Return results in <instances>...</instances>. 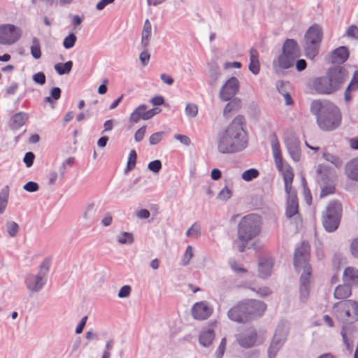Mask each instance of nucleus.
<instances>
[{
  "mask_svg": "<svg viewBox=\"0 0 358 358\" xmlns=\"http://www.w3.org/2000/svg\"><path fill=\"white\" fill-rule=\"evenodd\" d=\"M245 123L244 116L238 115L217 137V147L222 154H232L241 152L247 148L248 138L243 126Z\"/></svg>",
  "mask_w": 358,
  "mask_h": 358,
  "instance_id": "nucleus-1",
  "label": "nucleus"
},
{
  "mask_svg": "<svg viewBox=\"0 0 358 358\" xmlns=\"http://www.w3.org/2000/svg\"><path fill=\"white\" fill-rule=\"evenodd\" d=\"M310 111L316 117L319 128L324 131H330L338 128L342 115L338 107L333 102L327 99H315L312 101Z\"/></svg>",
  "mask_w": 358,
  "mask_h": 358,
  "instance_id": "nucleus-2",
  "label": "nucleus"
},
{
  "mask_svg": "<svg viewBox=\"0 0 358 358\" xmlns=\"http://www.w3.org/2000/svg\"><path fill=\"white\" fill-rule=\"evenodd\" d=\"M348 78V71L345 66L334 65L324 76L313 79L312 89L319 94L330 95L340 90Z\"/></svg>",
  "mask_w": 358,
  "mask_h": 358,
  "instance_id": "nucleus-3",
  "label": "nucleus"
},
{
  "mask_svg": "<svg viewBox=\"0 0 358 358\" xmlns=\"http://www.w3.org/2000/svg\"><path fill=\"white\" fill-rule=\"evenodd\" d=\"M261 231V217L256 214H250L240 221L238 226V238L248 243Z\"/></svg>",
  "mask_w": 358,
  "mask_h": 358,
  "instance_id": "nucleus-4",
  "label": "nucleus"
},
{
  "mask_svg": "<svg viewBox=\"0 0 358 358\" xmlns=\"http://www.w3.org/2000/svg\"><path fill=\"white\" fill-rule=\"evenodd\" d=\"M323 38L322 27L318 24L310 26L304 35V48L306 56L313 59L318 53Z\"/></svg>",
  "mask_w": 358,
  "mask_h": 358,
  "instance_id": "nucleus-5",
  "label": "nucleus"
},
{
  "mask_svg": "<svg viewBox=\"0 0 358 358\" xmlns=\"http://www.w3.org/2000/svg\"><path fill=\"white\" fill-rule=\"evenodd\" d=\"M334 315L343 323H352L358 321V302L345 300L333 306Z\"/></svg>",
  "mask_w": 358,
  "mask_h": 358,
  "instance_id": "nucleus-6",
  "label": "nucleus"
},
{
  "mask_svg": "<svg viewBox=\"0 0 358 358\" xmlns=\"http://www.w3.org/2000/svg\"><path fill=\"white\" fill-rule=\"evenodd\" d=\"M343 208L338 201H331L322 215V225L328 232L335 231L340 224Z\"/></svg>",
  "mask_w": 358,
  "mask_h": 358,
  "instance_id": "nucleus-7",
  "label": "nucleus"
},
{
  "mask_svg": "<svg viewBox=\"0 0 358 358\" xmlns=\"http://www.w3.org/2000/svg\"><path fill=\"white\" fill-rule=\"evenodd\" d=\"M50 269V263L44 261L40 266L38 273L28 274L25 278V284L31 292H38L46 283V276Z\"/></svg>",
  "mask_w": 358,
  "mask_h": 358,
  "instance_id": "nucleus-8",
  "label": "nucleus"
},
{
  "mask_svg": "<svg viewBox=\"0 0 358 358\" xmlns=\"http://www.w3.org/2000/svg\"><path fill=\"white\" fill-rule=\"evenodd\" d=\"M288 334V327L286 323L280 322L275 331L273 341L268 349V358H275L278 350L283 345Z\"/></svg>",
  "mask_w": 358,
  "mask_h": 358,
  "instance_id": "nucleus-9",
  "label": "nucleus"
},
{
  "mask_svg": "<svg viewBox=\"0 0 358 358\" xmlns=\"http://www.w3.org/2000/svg\"><path fill=\"white\" fill-rule=\"evenodd\" d=\"M240 303L248 322L262 316L266 309V305L263 301L255 299L244 301Z\"/></svg>",
  "mask_w": 358,
  "mask_h": 358,
  "instance_id": "nucleus-10",
  "label": "nucleus"
},
{
  "mask_svg": "<svg viewBox=\"0 0 358 358\" xmlns=\"http://www.w3.org/2000/svg\"><path fill=\"white\" fill-rule=\"evenodd\" d=\"M310 246L308 243L303 242L296 248L294 256V264L296 269L303 268V273H311V267L308 263L310 257Z\"/></svg>",
  "mask_w": 358,
  "mask_h": 358,
  "instance_id": "nucleus-11",
  "label": "nucleus"
},
{
  "mask_svg": "<svg viewBox=\"0 0 358 358\" xmlns=\"http://www.w3.org/2000/svg\"><path fill=\"white\" fill-rule=\"evenodd\" d=\"M317 180L321 187L320 197L323 198L335 192L334 184L329 180L327 170L324 165H319L317 169Z\"/></svg>",
  "mask_w": 358,
  "mask_h": 358,
  "instance_id": "nucleus-12",
  "label": "nucleus"
},
{
  "mask_svg": "<svg viewBox=\"0 0 358 358\" xmlns=\"http://www.w3.org/2000/svg\"><path fill=\"white\" fill-rule=\"evenodd\" d=\"M21 36L20 28L13 24L0 26V43L10 45L17 41Z\"/></svg>",
  "mask_w": 358,
  "mask_h": 358,
  "instance_id": "nucleus-13",
  "label": "nucleus"
},
{
  "mask_svg": "<svg viewBox=\"0 0 358 358\" xmlns=\"http://www.w3.org/2000/svg\"><path fill=\"white\" fill-rule=\"evenodd\" d=\"M239 81L236 77H231L221 87L219 97L223 101H229L238 91Z\"/></svg>",
  "mask_w": 358,
  "mask_h": 358,
  "instance_id": "nucleus-14",
  "label": "nucleus"
},
{
  "mask_svg": "<svg viewBox=\"0 0 358 358\" xmlns=\"http://www.w3.org/2000/svg\"><path fill=\"white\" fill-rule=\"evenodd\" d=\"M295 61L293 58L282 52L277 59L273 61L272 68L276 74L281 75L284 70L292 67Z\"/></svg>",
  "mask_w": 358,
  "mask_h": 358,
  "instance_id": "nucleus-15",
  "label": "nucleus"
},
{
  "mask_svg": "<svg viewBox=\"0 0 358 358\" xmlns=\"http://www.w3.org/2000/svg\"><path fill=\"white\" fill-rule=\"evenodd\" d=\"M212 311V308L206 301L196 303L192 308V316L199 320L207 319L211 315Z\"/></svg>",
  "mask_w": 358,
  "mask_h": 358,
  "instance_id": "nucleus-16",
  "label": "nucleus"
},
{
  "mask_svg": "<svg viewBox=\"0 0 358 358\" xmlns=\"http://www.w3.org/2000/svg\"><path fill=\"white\" fill-rule=\"evenodd\" d=\"M257 332L253 329L246 330L237 336L238 343L244 348L252 347L257 341Z\"/></svg>",
  "mask_w": 358,
  "mask_h": 358,
  "instance_id": "nucleus-17",
  "label": "nucleus"
},
{
  "mask_svg": "<svg viewBox=\"0 0 358 358\" xmlns=\"http://www.w3.org/2000/svg\"><path fill=\"white\" fill-rule=\"evenodd\" d=\"M278 170L282 172L283 180L285 182V189L286 193L290 192H296L292 189V183L294 178V173L292 169L287 164H285L282 161L281 166H276Z\"/></svg>",
  "mask_w": 358,
  "mask_h": 358,
  "instance_id": "nucleus-18",
  "label": "nucleus"
},
{
  "mask_svg": "<svg viewBox=\"0 0 358 358\" xmlns=\"http://www.w3.org/2000/svg\"><path fill=\"white\" fill-rule=\"evenodd\" d=\"M311 273H302L300 278L299 294L300 300L305 303L307 301L309 292H310V282Z\"/></svg>",
  "mask_w": 358,
  "mask_h": 358,
  "instance_id": "nucleus-19",
  "label": "nucleus"
},
{
  "mask_svg": "<svg viewBox=\"0 0 358 358\" xmlns=\"http://www.w3.org/2000/svg\"><path fill=\"white\" fill-rule=\"evenodd\" d=\"M282 52L295 60L301 56V51L298 43L294 39H287L285 41Z\"/></svg>",
  "mask_w": 358,
  "mask_h": 358,
  "instance_id": "nucleus-20",
  "label": "nucleus"
},
{
  "mask_svg": "<svg viewBox=\"0 0 358 358\" xmlns=\"http://www.w3.org/2000/svg\"><path fill=\"white\" fill-rule=\"evenodd\" d=\"M287 194L286 216L290 218L298 213V199L296 192H290Z\"/></svg>",
  "mask_w": 358,
  "mask_h": 358,
  "instance_id": "nucleus-21",
  "label": "nucleus"
},
{
  "mask_svg": "<svg viewBox=\"0 0 358 358\" xmlns=\"http://www.w3.org/2000/svg\"><path fill=\"white\" fill-rule=\"evenodd\" d=\"M349 57V51L345 46H341L334 50L331 55V62L333 64L341 65Z\"/></svg>",
  "mask_w": 358,
  "mask_h": 358,
  "instance_id": "nucleus-22",
  "label": "nucleus"
},
{
  "mask_svg": "<svg viewBox=\"0 0 358 358\" xmlns=\"http://www.w3.org/2000/svg\"><path fill=\"white\" fill-rule=\"evenodd\" d=\"M228 317L238 323H246L248 322L245 317L243 309L241 303H238L236 306L231 308L227 313Z\"/></svg>",
  "mask_w": 358,
  "mask_h": 358,
  "instance_id": "nucleus-23",
  "label": "nucleus"
},
{
  "mask_svg": "<svg viewBox=\"0 0 358 358\" xmlns=\"http://www.w3.org/2000/svg\"><path fill=\"white\" fill-rule=\"evenodd\" d=\"M271 139V145L273 152V155L274 158V161L276 166H281L282 158L281 156V151L280 147V143L277 135L275 133H273L270 137Z\"/></svg>",
  "mask_w": 358,
  "mask_h": 358,
  "instance_id": "nucleus-24",
  "label": "nucleus"
},
{
  "mask_svg": "<svg viewBox=\"0 0 358 358\" xmlns=\"http://www.w3.org/2000/svg\"><path fill=\"white\" fill-rule=\"evenodd\" d=\"M286 146L292 159L299 162L301 159L299 142L294 138H289L286 141Z\"/></svg>",
  "mask_w": 358,
  "mask_h": 358,
  "instance_id": "nucleus-25",
  "label": "nucleus"
},
{
  "mask_svg": "<svg viewBox=\"0 0 358 358\" xmlns=\"http://www.w3.org/2000/svg\"><path fill=\"white\" fill-rule=\"evenodd\" d=\"M345 173L348 178L358 181V157L353 158L347 162Z\"/></svg>",
  "mask_w": 358,
  "mask_h": 358,
  "instance_id": "nucleus-26",
  "label": "nucleus"
},
{
  "mask_svg": "<svg viewBox=\"0 0 358 358\" xmlns=\"http://www.w3.org/2000/svg\"><path fill=\"white\" fill-rule=\"evenodd\" d=\"M343 279L345 283L350 286L358 285V270L354 267L348 266L343 272Z\"/></svg>",
  "mask_w": 358,
  "mask_h": 358,
  "instance_id": "nucleus-27",
  "label": "nucleus"
},
{
  "mask_svg": "<svg viewBox=\"0 0 358 358\" xmlns=\"http://www.w3.org/2000/svg\"><path fill=\"white\" fill-rule=\"evenodd\" d=\"M273 262L271 259H261L259 262V275L261 278H267L271 274Z\"/></svg>",
  "mask_w": 358,
  "mask_h": 358,
  "instance_id": "nucleus-28",
  "label": "nucleus"
},
{
  "mask_svg": "<svg viewBox=\"0 0 358 358\" xmlns=\"http://www.w3.org/2000/svg\"><path fill=\"white\" fill-rule=\"evenodd\" d=\"M152 36V25L148 19L144 22L143 28L141 33V46L143 48H147L150 45Z\"/></svg>",
  "mask_w": 358,
  "mask_h": 358,
  "instance_id": "nucleus-29",
  "label": "nucleus"
},
{
  "mask_svg": "<svg viewBox=\"0 0 358 358\" xmlns=\"http://www.w3.org/2000/svg\"><path fill=\"white\" fill-rule=\"evenodd\" d=\"M28 117V114L26 113H17L10 118V127L13 129H19L25 124Z\"/></svg>",
  "mask_w": 358,
  "mask_h": 358,
  "instance_id": "nucleus-30",
  "label": "nucleus"
},
{
  "mask_svg": "<svg viewBox=\"0 0 358 358\" xmlns=\"http://www.w3.org/2000/svg\"><path fill=\"white\" fill-rule=\"evenodd\" d=\"M220 76L221 73L219 66L216 63L212 64L209 67L208 85L213 88L215 87Z\"/></svg>",
  "mask_w": 358,
  "mask_h": 358,
  "instance_id": "nucleus-31",
  "label": "nucleus"
},
{
  "mask_svg": "<svg viewBox=\"0 0 358 358\" xmlns=\"http://www.w3.org/2000/svg\"><path fill=\"white\" fill-rule=\"evenodd\" d=\"M241 107V101L238 98L231 99L230 101L225 106L223 110V115L229 118L230 113L238 111Z\"/></svg>",
  "mask_w": 358,
  "mask_h": 358,
  "instance_id": "nucleus-32",
  "label": "nucleus"
},
{
  "mask_svg": "<svg viewBox=\"0 0 358 358\" xmlns=\"http://www.w3.org/2000/svg\"><path fill=\"white\" fill-rule=\"evenodd\" d=\"M215 339V333L213 330L207 329L201 332L199 336V343L203 347H209Z\"/></svg>",
  "mask_w": 358,
  "mask_h": 358,
  "instance_id": "nucleus-33",
  "label": "nucleus"
},
{
  "mask_svg": "<svg viewBox=\"0 0 358 358\" xmlns=\"http://www.w3.org/2000/svg\"><path fill=\"white\" fill-rule=\"evenodd\" d=\"M351 288L348 284L338 285L334 290V297L338 299H343L349 297L351 295Z\"/></svg>",
  "mask_w": 358,
  "mask_h": 358,
  "instance_id": "nucleus-34",
  "label": "nucleus"
},
{
  "mask_svg": "<svg viewBox=\"0 0 358 358\" xmlns=\"http://www.w3.org/2000/svg\"><path fill=\"white\" fill-rule=\"evenodd\" d=\"M72 66L73 62L71 61H68L64 64L57 63L55 65L54 68L59 75H64L68 74L71 71Z\"/></svg>",
  "mask_w": 358,
  "mask_h": 358,
  "instance_id": "nucleus-35",
  "label": "nucleus"
},
{
  "mask_svg": "<svg viewBox=\"0 0 358 358\" xmlns=\"http://www.w3.org/2000/svg\"><path fill=\"white\" fill-rule=\"evenodd\" d=\"M117 241L122 245H131L134 242V238L131 233L124 231L117 236Z\"/></svg>",
  "mask_w": 358,
  "mask_h": 358,
  "instance_id": "nucleus-36",
  "label": "nucleus"
},
{
  "mask_svg": "<svg viewBox=\"0 0 358 358\" xmlns=\"http://www.w3.org/2000/svg\"><path fill=\"white\" fill-rule=\"evenodd\" d=\"M31 54L34 59H39L41 57L40 41L36 37L32 38V45L30 48Z\"/></svg>",
  "mask_w": 358,
  "mask_h": 358,
  "instance_id": "nucleus-37",
  "label": "nucleus"
},
{
  "mask_svg": "<svg viewBox=\"0 0 358 358\" xmlns=\"http://www.w3.org/2000/svg\"><path fill=\"white\" fill-rule=\"evenodd\" d=\"M323 158L334 164L336 167H341L343 165V162L341 159V158L336 155H334L333 154H331L328 152H323Z\"/></svg>",
  "mask_w": 358,
  "mask_h": 358,
  "instance_id": "nucleus-38",
  "label": "nucleus"
},
{
  "mask_svg": "<svg viewBox=\"0 0 358 358\" xmlns=\"http://www.w3.org/2000/svg\"><path fill=\"white\" fill-rule=\"evenodd\" d=\"M6 226L9 236L11 238L15 237L20 230L18 224L14 221H9L6 222Z\"/></svg>",
  "mask_w": 358,
  "mask_h": 358,
  "instance_id": "nucleus-39",
  "label": "nucleus"
},
{
  "mask_svg": "<svg viewBox=\"0 0 358 358\" xmlns=\"http://www.w3.org/2000/svg\"><path fill=\"white\" fill-rule=\"evenodd\" d=\"M259 176V171L256 169H250L245 171L241 175V178L245 181H251L253 179L257 178Z\"/></svg>",
  "mask_w": 358,
  "mask_h": 358,
  "instance_id": "nucleus-40",
  "label": "nucleus"
},
{
  "mask_svg": "<svg viewBox=\"0 0 358 358\" xmlns=\"http://www.w3.org/2000/svg\"><path fill=\"white\" fill-rule=\"evenodd\" d=\"M136 159H137V154H136V151L134 150H131L129 152L127 165V168L125 170L126 173L128 171H130L134 169V167L136 166Z\"/></svg>",
  "mask_w": 358,
  "mask_h": 358,
  "instance_id": "nucleus-41",
  "label": "nucleus"
},
{
  "mask_svg": "<svg viewBox=\"0 0 358 358\" xmlns=\"http://www.w3.org/2000/svg\"><path fill=\"white\" fill-rule=\"evenodd\" d=\"M8 199V191L2 189L0 192V213L2 214L6 208Z\"/></svg>",
  "mask_w": 358,
  "mask_h": 358,
  "instance_id": "nucleus-42",
  "label": "nucleus"
},
{
  "mask_svg": "<svg viewBox=\"0 0 358 358\" xmlns=\"http://www.w3.org/2000/svg\"><path fill=\"white\" fill-rule=\"evenodd\" d=\"M185 111L187 116L195 117L198 114V106L195 103H188L186 104Z\"/></svg>",
  "mask_w": 358,
  "mask_h": 358,
  "instance_id": "nucleus-43",
  "label": "nucleus"
},
{
  "mask_svg": "<svg viewBox=\"0 0 358 358\" xmlns=\"http://www.w3.org/2000/svg\"><path fill=\"white\" fill-rule=\"evenodd\" d=\"M76 36L71 33L66 36L63 41V45L66 49H70L73 48L76 42Z\"/></svg>",
  "mask_w": 358,
  "mask_h": 358,
  "instance_id": "nucleus-44",
  "label": "nucleus"
},
{
  "mask_svg": "<svg viewBox=\"0 0 358 358\" xmlns=\"http://www.w3.org/2000/svg\"><path fill=\"white\" fill-rule=\"evenodd\" d=\"M193 248L191 245H188L186 248L185 254L182 257V264L187 266L189 264L191 259L193 257Z\"/></svg>",
  "mask_w": 358,
  "mask_h": 358,
  "instance_id": "nucleus-45",
  "label": "nucleus"
},
{
  "mask_svg": "<svg viewBox=\"0 0 358 358\" xmlns=\"http://www.w3.org/2000/svg\"><path fill=\"white\" fill-rule=\"evenodd\" d=\"M165 134L164 131L154 133L150 136L149 143L151 145L159 143L164 138Z\"/></svg>",
  "mask_w": 358,
  "mask_h": 358,
  "instance_id": "nucleus-46",
  "label": "nucleus"
},
{
  "mask_svg": "<svg viewBox=\"0 0 358 358\" xmlns=\"http://www.w3.org/2000/svg\"><path fill=\"white\" fill-rule=\"evenodd\" d=\"M18 88L19 85L17 83H12L8 87H6L3 96L8 97L11 95H14L17 92Z\"/></svg>",
  "mask_w": 358,
  "mask_h": 358,
  "instance_id": "nucleus-47",
  "label": "nucleus"
},
{
  "mask_svg": "<svg viewBox=\"0 0 358 358\" xmlns=\"http://www.w3.org/2000/svg\"><path fill=\"white\" fill-rule=\"evenodd\" d=\"M94 203H90L88 204L84 210L83 213V218L85 220H90L94 216Z\"/></svg>",
  "mask_w": 358,
  "mask_h": 358,
  "instance_id": "nucleus-48",
  "label": "nucleus"
},
{
  "mask_svg": "<svg viewBox=\"0 0 358 358\" xmlns=\"http://www.w3.org/2000/svg\"><path fill=\"white\" fill-rule=\"evenodd\" d=\"M162 162L159 159L154 160L150 162L148 165V168L150 171L155 173H158L162 169Z\"/></svg>",
  "mask_w": 358,
  "mask_h": 358,
  "instance_id": "nucleus-49",
  "label": "nucleus"
},
{
  "mask_svg": "<svg viewBox=\"0 0 358 358\" xmlns=\"http://www.w3.org/2000/svg\"><path fill=\"white\" fill-rule=\"evenodd\" d=\"M345 35L353 38H358V27L355 24L350 25L346 30Z\"/></svg>",
  "mask_w": 358,
  "mask_h": 358,
  "instance_id": "nucleus-50",
  "label": "nucleus"
},
{
  "mask_svg": "<svg viewBox=\"0 0 358 358\" xmlns=\"http://www.w3.org/2000/svg\"><path fill=\"white\" fill-rule=\"evenodd\" d=\"M229 265L231 269L236 273H245L247 272V270L243 267H240L238 266L237 262L234 259H230Z\"/></svg>",
  "mask_w": 358,
  "mask_h": 358,
  "instance_id": "nucleus-51",
  "label": "nucleus"
},
{
  "mask_svg": "<svg viewBox=\"0 0 358 358\" xmlns=\"http://www.w3.org/2000/svg\"><path fill=\"white\" fill-rule=\"evenodd\" d=\"M35 155L32 152H28L25 154L23 162L26 164L27 167H31L33 165Z\"/></svg>",
  "mask_w": 358,
  "mask_h": 358,
  "instance_id": "nucleus-52",
  "label": "nucleus"
},
{
  "mask_svg": "<svg viewBox=\"0 0 358 358\" xmlns=\"http://www.w3.org/2000/svg\"><path fill=\"white\" fill-rule=\"evenodd\" d=\"M252 291L255 292L260 297H266L271 294L269 288L266 287H259L257 289L252 288Z\"/></svg>",
  "mask_w": 358,
  "mask_h": 358,
  "instance_id": "nucleus-53",
  "label": "nucleus"
},
{
  "mask_svg": "<svg viewBox=\"0 0 358 358\" xmlns=\"http://www.w3.org/2000/svg\"><path fill=\"white\" fill-rule=\"evenodd\" d=\"M348 90H358V71H355L353 77L348 85Z\"/></svg>",
  "mask_w": 358,
  "mask_h": 358,
  "instance_id": "nucleus-54",
  "label": "nucleus"
},
{
  "mask_svg": "<svg viewBox=\"0 0 358 358\" xmlns=\"http://www.w3.org/2000/svg\"><path fill=\"white\" fill-rule=\"evenodd\" d=\"M23 188L29 192H35L38 190L39 186L38 183L33 181H29L24 185Z\"/></svg>",
  "mask_w": 358,
  "mask_h": 358,
  "instance_id": "nucleus-55",
  "label": "nucleus"
},
{
  "mask_svg": "<svg viewBox=\"0 0 358 358\" xmlns=\"http://www.w3.org/2000/svg\"><path fill=\"white\" fill-rule=\"evenodd\" d=\"M33 80L41 85L45 83V76L43 72H38L33 75Z\"/></svg>",
  "mask_w": 358,
  "mask_h": 358,
  "instance_id": "nucleus-56",
  "label": "nucleus"
},
{
  "mask_svg": "<svg viewBox=\"0 0 358 358\" xmlns=\"http://www.w3.org/2000/svg\"><path fill=\"white\" fill-rule=\"evenodd\" d=\"M146 131V126H143L138 129L134 134V140L136 142L141 141L145 136Z\"/></svg>",
  "mask_w": 358,
  "mask_h": 358,
  "instance_id": "nucleus-57",
  "label": "nucleus"
},
{
  "mask_svg": "<svg viewBox=\"0 0 358 358\" xmlns=\"http://www.w3.org/2000/svg\"><path fill=\"white\" fill-rule=\"evenodd\" d=\"M131 288L129 285H124L120 288L118 292V297L126 298L130 295Z\"/></svg>",
  "mask_w": 358,
  "mask_h": 358,
  "instance_id": "nucleus-58",
  "label": "nucleus"
},
{
  "mask_svg": "<svg viewBox=\"0 0 358 358\" xmlns=\"http://www.w3.org/2000/svg\"><path fill=\"white\" fill-rule=\"evenodd\" d=\"M249 70L255 75H257L260 71L259 61H250Z\"/></svg>",
  "mask_w": 358,
  "mask_h": 358,
  "instance_id": "nucleus-59",
  "label": "nucleus"
},
{
  "mask_svg": "<svg viewBox=\"0 0 358 358\" xmlns=\"http://www.w3.org/2000/svg\"><path fill=\"white\" fill-rule=\"evenodd\" d=\"M231 196V191L224 187L218 194V198L221 200H227Z\"/></svg>",
  "mask_w": 358,
  "mask_h": 358,
  "instance_id": "nucleus-60",
  "label": "nucleus"
},
{
  "mask_svg": "<svg viewBox=\"0 0 358 358\" xmlns=\"http://www.w3.org/2000/svg\"><path fill=\"white\" fill-rule=\"evenodd\" d=\"M226 348V338H223L216 352V358H222Z\"/></svg>",
  "mask_w": 358,
  "mask_h": 358,
  "instance_id": "nucleus-61",
  "label": "nucleus"
},
{
  "mask_svg": "<svg viewBox=\"0 0 358 358\" xmlns=\"http://www.w3.org/2000/svg\"><path fill=\"white\" fill-rule=\"evenodd\" d=\"M289 86V83L287 82H283V81H278L276 83V88L280 94L282 95L286 94L287 92V87Z\"/></svg>",
  "mask_w": 358,
  "mask_h": 358,
  "instance_id": "nucleus-62",
  "label": "nucleus"
},
{
  "mask_svg": "<svg viewBox=\"0 0 358 358\" xmlns=\"http://www.w3.org/2000/svg\"><path fill=\"white\" fill-rule=\"evenodd\" d=\"M141 109H142V108H136L134 110V112L131 114V115L129 117V121L132 124H136L140 120V119H142L138 113V111H140Z\"/></svg>",
  "mask_w": 358,
  "mask_h": 358,
  "instance_id": "nucleus-63",
  "label": "nucleus"
},
{
  "mask_svg": "<svg viewBox=\"0 0 358 358\" xmlns=\"http://www.w3.org/2000/svg\"><path fill=\"white\" fill-rule=\"evenodd\" d=\"M200 234V227L199 225L194 224L192 227L187 231L186 236H197Z\"/></svg>",
  "mask_w": 358,
  "mask_h": 358,
  "instance_id": "nucleus-64",
  "label": "nucleus"
}]
</instances>
